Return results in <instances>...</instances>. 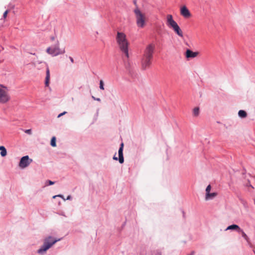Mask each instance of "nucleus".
<instances>
[{"label":"nucleus","instance_id":"obj_1","mask_svg":"<svg viewBox=\"0 0 255 255\" xmlns=\"http://www.w3.org/2000/svg\"><path fill=\"white\" fill-rule=\"evenodd\" d=\"M154 50V45L152 44L148 45L144 49L141 60V65L143 69H146L150 67L153 58Z\"/></svg>","mask_w":255,"mask_h":255},{"label":"nucleus","instance_id":"obj_2","mask_svg":"<svg viewBox=\"0 0 255 255\" xmlns=\"http://www.w3.org/2000/svg\"><path fill=\"white\" fill-rule=\"evenodd\" d=\"M116 41L120 50L128 58L129 57L128 50L129 43L126 34L123 32H118L116 36Z\"/></svg>","mask_w":255,"mask_h":255},{"label":"nucleus","instance_id":"obj_3","mask_svg":"<svg viewBox=\"0 0 255 255\" xmlns=\"http://www.w3.org/2000/svg\"><path fill=\"white\" fill-rule=\"evenodd\" d=\"M166 25L169 28L172 29L179 36L183 37L182 31L177 23L173 19L171 14H167L166 15Z\"/></svg>","mask_w":255,"mask_h":255},{"label":"nucleus","instance_id":"obj_4","mask_svg":"<svg viewBox=\"0 0 255 255\" xmlns=\"http://www.w3.org/2000/svg\"><path fill=\"white\" fill-rule=\"evenodd\" d=\"M135 15L136 23L138 27L143 28L145 25L146 17L144 13H142L138 8L134 10Z\"/></svg>","mask_w":255,"mask_h":255},{"label":"nucleus","instance_id":"obj_5","mask_svg":"<svg viewBox=\"0 0 255 255\" xmlns=\"http://www.w3.org/2000/svg\"><path fill=\"white\" fill-rule=\"evenodd\" d=\"M59 240H54L52 237H49L45 239L43 245L38 250L37 252L39 254H42L48 250L51 247L56 243Z\"/></svg>","mask_w":255,"mask_h":255},{"label":"nucleus","instance_id":"obj_6","mask_svg":"<svg viewBox=\"0 0 255 255\" xmlns=\"http://www.w3.org/2000/svg\"><path fill=\"white\" fill-rule=\"evenodd\" d=\"M10 99L8 89L3 86H0V103L5 104Z\"/></svg>","mask_w":255,"mask_h":255},{"label":"nucleus","instance_id":"obj_7","mask_svg":"<svg viewBox=\"0 0 255 255\" xmlns=\"http://www.w3.org/2000/svg\"><path fill=\"white\" fill-rule=\"evenodd\" d=\"M46 52L53 56H56L58 55L65 53V49H61L59 48V44H57L52 47H49L46 49Z\"/></svg>","mask_w":255,"mask_h":255},{"label":"nucleus","instance_id":"obj_8","mask_svg":"<svg viewBox=\"0 0 255 255\" xmlns=\"http://www.w3.org/2000/svg\"><path fill=\"white\" fill-rule=\"evenodd\" d=\"M32 161V160L30 159L28 155L24 156L20 159L19 163V166L21 168H24L27 167Z\"/></svg>","mask_w":255,"mask_h":255},{"label":"nucleus","instance_id":"obj_9","mask_svg":"<svg viewBox=\"0 0 255 255\" xmlns=\"http://www.w3.org/2000/svg\"><path fill=\"white\" fill-rule=\"evenodd\" d=\"M180 14L182 16L186 18H189L191 16L190 12L185 5L182 6L181 7Z\"/></svg>","mask_w":255,"mask_h":255},{"label":"nucleus","instance_id":"obj_10","mask_svg":"<svg viewBox=\"0 0 255 255\" xmlns=\"http://www.w3.org/2000/svg\"><path fill=\"white\" fill-rule=\"evenodd\" d=\"M123 147H124V143H122L121 144V147L119 149V161L120 163H123L124 161V158L123 156Z\"/></svg>","mask_w":255,"mask_h":255},{"label":"nucleus","instance_id":"obj_11","mask_svg":"<svg viewBox=\"0 0 255 255\" xmlns=\"http://www.w3.org/2000/svg\"><path fill=\"white\" fill-rule=\"evenodd\" d=\"M198 54L199 53L198 52H193L189 49H187L186 51L185 55L187 58H195L198 55Z\"/></svg>","mask_w":255,"mask_h":255},{"label":"nucleus","instance_id":"obj_12","mask_svg":"<svg viewBox=\"0 0 255 255\" xmlns=\"http://www.w3.org/2000/svg\"><path fill=\"white\" fill-rule=\"evenodd\" d=\"M50 81V70L48 67L46 69V76L45 78V84L46 86H48Z\"/></svg>","mask_w":255,"mask_h":255},{"label":"nucleus","instance_id":"obj_13","mask_svg":"<svg viewBox=\"0 0 255 255\" xmlns=\"http://www.w3.org/2000/svg\"><path fill=\"white\" fill-rule=\"evenodd\" d=\"M240 229L241 228H240V227L238 225L234 224V225H232L228 226L227 228V229H226V230H236L238 232H239V231L240 230Z\"/></svg>","mask_w":255,"mask_h":255},{"label":"nucleus","instance_id":"obj_14","mask_svg":"<svg viewBox=\"0 0 255 255\" xmlns=\"http://www.w3.org/2000/svg\"><path fill=\"white\" fill-rule=\"evenodd\" d=\"M216 196H217L216 193H215V192L212 193H209V194H206L205 198H206V200H208L214 198Z\"/></svg>","mask_w":255,"mask_h":255},{"label":"nucleus","instance_id":"obj_15","mask_svg":"<svg viewBox=\"0 0 255 255\" xmlns=\"http://www.w3.org/2000/svg\"><path fill=\"white\" fill-rule=\"evenodd\" d=\"M238 232L241 234L242 237L247 241V242H249L250 239L249 237L243 230L240 229Z\"/></svg>","mask_w":255,"mask_h":255},{"label":"nucleus","instance_id":"obj_16","mask_svg":"<svg viewBox=\"0 0 255 255\" xmlns=\"http://www.w3.org/2000/svg\"><path fill=\"white\" fill-rule=\"evenodd\" d=\"M0 155L1 156L4 157L6 156L7 151L5 148L3 146H0Z\"/></svg>","mask_w":255,"mask_h":255},{"label":"nucleus","instance_id":"obj_17","mask_svg":"<svg viewBox=\"0 0 255 255\" xmlns=\"http://www.w3.org/2000/svg\"><path fill=\"white\" fill-rule=\"evenodd\" d=\"M239 116L242 118H245L247 116V114L244 110H240L238 112Z\"/></svg>","mask_w":255,"mask_h":255},{"label":"nucleus","instance_id":"obj_18","mask_svg":"<svg viewBox=\"0 0 255 255\" xmlns=\"http://www.w3.org/2000/svg\"><path fill=\"white\" fill-rule=\"evenodd\" d=\"M193 114L194 117H197L199 115V108L198 107H196L193 109Z\"/></svg>","mask_w":255,"mask_h":255},{"label":"nucleus","instance_id":"obj_19","mask_svg":"<svg viewBox=\"0 0 255 255\" xmlns=\"http://www.w3.org/2000/svg\"><path fill=\"white\" fill-rule=\"evenodd\" d=\"M50 144L53 147H55L56 146V137L55 136H53L52 137L51 140Z\"/></svg>","mask_w":255,"mask_h":255},{"label":"nucleus","instance_id":"obj_20","mask_svg":"<svg viewBox=\"0 0 255 255\" xmlns=\"http://www.w3.org/2000/svg\"><path fill=\"white\" fill-rule=\"evenodd\" d=\"M211 186L210 185H209L206 189V194H209L210 192V190H211Z\"/></svg>","mask_w":255,"mask_h":255},{"label":"nucleus","instance_id":"obj_21","mask_svg":"<svg viewBox=\"0 0 255 255\" xmlns=\"http://www.w3.org/2000/svg\"><path fill=\"white\" fill-rule=\"evenodd\" d=\"M100 88L101 90H104V82L102 80H101L100 82Z\"/></svg>","mask_w":255,"mask_h":255},{"label":"nucleus","instance_id":"obj_22","mask_svg":"<svg viewBox=\"0 0 255 255\" xmlns=\"http://www.w3.org/2000/svg\"><path fill=\"white\" fill-rule=\"evenodd\" d=\"M8 13V10H6L3 13V17L4 18H5L6 17Z\"/></svg>","mask_w":255,"mask_h":255},{"label":"nucleus","instance_id":"obj_23","mask_svg":"<svg viewBox=\"0 0 255 255\" xmlns=\"http://www.w3.org/2000/svg\"><path fill=\"white\" fill-rule=\"evenodd\" d=\"M25 132L28 134H31V130L30 129H26L25 130Z\"/></svg>","mask_w":255,"mask_h":255},{"label":"nucleus","instance_id":"obj_24","mask_svg":"<svg viewBox=\"0 0 255 255\" xmlns=\"http://www.w3.org/2000/svg\"><path fill=\"white\" fill-rule=\"evenodd\" d=\"M66 113H67V112H63V113H62L60 114L58 116V117H58V118H60V117H61V116H63V115H65Z\"/></svg>","mask_w":255,"mask_h":255},{"label":"nucleus","instance_id":"obj_25","mask_svg":"<svg viewBox=\"0 0 255 255\" xmlns=\"http://www.w3.org/2000/svg\"><path fill=\"white\" fill-rule=\"evenodd\" d=\"M56 197H60L62 198L64 200H65V199L64 198V197H63V195H55V196H54L53 197V198H55Z\"/></svg>","mask_w":255,"mask_h":255},{"label":"nucleus","instance_id":"obj_26","mask_svg":"<svg viewBox=\"0 0 255 255\" xmlns=\"http://www.w3.org/2000/svg\"><path fill=\"white\" fill-rule=\"evenodd\" d=\"M92 98L95 100H96V101H101V99L100 98H96L94 96H92Z\"/></svg>","mask_w":255,"mask_h":255},{"label":"nucleus","instance_id":"obj_27","mask_svg":"<svg viewBox=\"0 0 255 255\" xmlns=\"http://www.w3.org/2000/svg\"><path fill=\"white\" fill-rule=\"evenodd\" d=\"M48 182L49 183V185H53L54 184V182L50 181V180H48Z\"/></svg>","mask_w":255,"mask_h":255},{"label":"nucleus","instance_id":"obj_28","mask_svg":"<svg viewBox=\"0 0 255 255\" xmlns=\"http://www.w3.org/2000/svg\"><path fill=\"white\" fill-rule=\"evenodd\" d=\"M69 59L72 63H74V59L72 57H69Z\"/></svg>","mask_w":255,"mask_h":255},{"label":"nucleus","instance_id":"obj_29","mask_svg":"<svg viewBox=\"0 0 255 255\" xmlns=\"http://www.w3.org/2000/svg\"><path fill=\"white\" fill-rule=\"evenodd\" d=\"M113 159L115 160H118V158L115 155L113 157Z\"/></svg>","mask_w":255,"mask_h":255},{"label":"nucleus","instance_id":"obj_30","mask_svg":"<svg viewBox=\"0 0 255 255\" xmlns=\"http://www.w3.org/2000/svg\"><path fill=\"white\" fill-rule=\"evenodd\" d=\"M71 199V196H68L67 198V200H69Z\"/></svg>","mask_w":255,"mask_h":255},{"label":"nucleus","instance_id":"obj_31","mask_svg":"<svg viewBox=\"0 0 255 255\" xmlns=\"http://www.w3.org/2000/svg\"><path fill=\"white\" fill-rule=\"evenodd\" d=\"M194 253H194V252H192L191 253L190 255H194Z\"/></svg>","mask_w":255,"mask_h":255}]
</instances>
